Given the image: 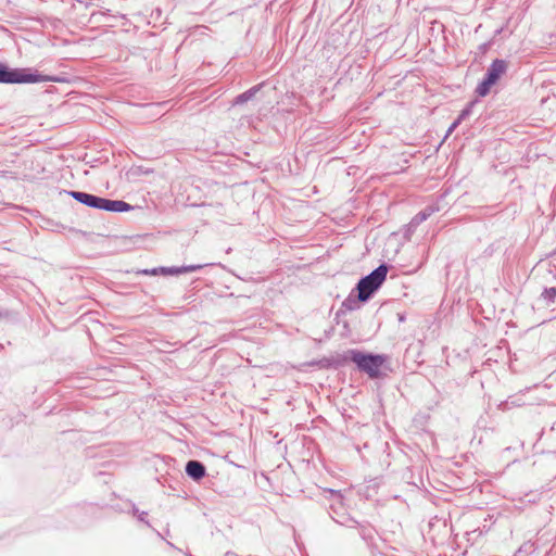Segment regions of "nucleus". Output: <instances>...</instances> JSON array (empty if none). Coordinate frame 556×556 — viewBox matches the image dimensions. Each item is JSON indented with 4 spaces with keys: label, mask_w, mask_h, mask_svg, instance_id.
Masks as SVG:
<instances>
[{
    "label": "nucleus",
    "mask_w": 556,
    "mask_h": 556,
    "mask_svg": "<svg viewBox=\"0 0 556 556\" xmlns=\"http://www.w3.org/2000/svg\"><path fill=\"white\" fill-rule=\"evenodd\" d=\"M46 81H59L52 76L39 74L30 68L12 70L0 63V84H35Z\"/></svg>",
    "instance_id": "1"
},
{
    "label": "nucleus",
    "mask_w": 556,
    "mask_h": 556,
    "mask_svg": "<svg viewBox=\"0 0 556 556\" xmlns=\"http://www.w3.org/2000/svg\"><path fill=\"white\" fill-rule=\"evenodd\" d=\"M350 355L351 361L356 364L357 368L372 379L380 377L381 367L387 362L384 355L363 353L357 350H351Z\"/></svg>",
    "instance_id": "2"
},
{
    "label": "nucleus",
    "mask_w": 556,
    "mask_h": 556,
    "mask_svg": "<svg viewBox=\"0 0 556 556\" xmlns=\"http://www.w3.org/2000/svg\"><path fill=\"white\" fill-rule=\"evenodd\" d=\"M388 274V266L386 264L379 265L369 275L363 277L357 286L359 301H368L370 296L379 289L382 282L386 280Z\"/></svg>",
    "instance_id": "3"
},
{
    "label": "nucleus",
    "mask_w": 556,
    "mask_h": 556,
    "mask_svg": "<svg viewBox=\"0 0 556 556\" xmlns=\"http://www.w3.org/2000/svg\"><path fill=\"white\" fill-rule=\"evenodd\" d=\"M507 70V61L502 59L494 60L486 70L483 80L477 86L476 93L480 97L488 96L491 88L501 79Z\"/></svg>",
    "instance_id": "4"
},
{
    "label": "nucleus",
    "mask_w": 556,
    "mask_h": 556,
    "mask_svg": "<svg viewBox=\"0 0 556 556\" xmlns=\"http://www.w3.org/2000/svg\"><path fill=\"white\" fill-rule=\"evenodd\" d=\"M94 208L108 212H127L131 206L122 200H110L97 197Z\"/></svg>",
    "instance_id": "5"
},
{
    "label": "nucleus",
    "mask_w": 556,
    "mask_h": 556,
    "mask_svg": "<svg viewBox=\"0 0 556 556\" xmlns=\"http://www.w3.org/2000/svg\"><path fill=\"white\" fill-rule=\"evenodd\" d=\"M205 472V466L199 460H189L186 464V473L195 481L202 479Z\"/></svg>",
    "instance_id": "6"
},
{
    "label": "nucleus",
    "mask_w": 556,
    "mask_h": 556,
    "mask_svg": "<svg viewBox=\"0 0 556 556\" xmlns=\"http://www.w3.org/2000/svg\"><path fill=\"white\" fill-rule=\"evenodd\" d=\"M203 265H188V266H172V267H159L160 275L168 276V275H179L186 273H192L201 269Z\"/></svg>",
    "instance_id": "7"
},
{
    "label": "nucleus",
    "mask_w": 556,
    "mask_h": 556,
    "mask_svg": "<svg viewBox=\"0 0 556 556\" xmlns=\"http://www.w3.org/2000/svg\"><path fill=\"white\" fill-rule=\"evenodd\" d=\"M68 195L78 201L81 204H85L89 207H93L96 205V200L98 195H93L90 193L81 192V191H68Z\"/></svg>",
    "instance_id": "8"
},
{
    "label": "nucleus",
    "mask_w": 556,
    "mask_h": 556,
    "mask_svg": "<svg viewBox=\"0 0 556 556\" xmlns=\"http://www.w3.org/2000/svg\"><path fill=\"white\" fill-rule=\"evenodd\" d=\"M435 212V208L432 206L426 207L417 215H415L410 223L408 224V230L416 229L422 222H425L428 217H430Z\"/></svg>",
    "instance_id": "9"
},
{
    "label": "nucleus",
    "mask_w": 556,
    "mask_h": 556,
    "mask_svg": "<svg viewBox=\"0 0 556 556\" xmlns=\"http://www.w3.org/2000/svg\"><path fill=\"white\" fill-rule=\"evenodd\" d=\"M325 496L329 500H331L333 503L330 505V509L333 513H337V506H342L343 496L340 491H336L332 489H326L324 490Z\"/></svg>",
    "instance_id": "10"
},
{
    "label": "nucleus",
    "mask_w": 556,
    "mask_h": 556,
    "mask_svg": "<svg viewBox=\"0 0 556 556\" xmlns=\"http://www.w3.org/2000/svg\"><path fill=\"white\" fill-rule=\"evenodd\" d=\"M358 294L354 296L350 294L342 303V306L348 311H353L359 307Z\"/></svg>",
    "instance_id": "11"
},
{
    "label": "nucleus",
    "mask_w": 556,
    "mask_h": 556,
    "mask_svg": "<svg viewBox=\"0 0 556 556\" xmlns=\"http://www.w3.org/2000/svg\"><path fill=\"white\" fill-rule=\"evenodd\" d=\"M257 91L256 88H251L250 90L239 94L237 98H236V104H240V103H244L247 101H249L250 99H252L255 94V92Z\"/></svg>",
    "instance_id": "12"
},
{
    "label": "nucleus",
    "mask_w": 556,
    "mask_h": 556,
    "mask_svg": "<svg viewBox=\"0 0 556 556\" xmlns=\"http://www.w3.org/2000/svg\"><path fill=\"white\" fill-rule=\"evenodd\" d=\"M542 298L548 302H554L556 298V288H546L542 293Z\"/></svg>",
    "instance_id": "13"
},
{
    "label": "nucleus",
    "mask_w": 556,
    "mask_h": 556,
    "mask_svg": "<svg viewBox=\"0 0 556 556\" xmlns=\"http://www.w3.org/2000/svg\"><path fill=\"white\" fill-rule=\"evenodd\" d=\"M138 274L144 275V276H157V275H160V270H159V267H155V268H151V269L139 270Z\"/></svg>",
    "instance_id": "14"
},
{
    "label": "nucleus",
    "mask_w": 556,
    "mask_h": 556,
    "mask_svg": "<svg viewBox=\"0 0 556 556\" xmlns=\"http://www.w3.org/2000/svg\"><path fill=\"white\" fill-rule=\"evenodd\" d=\"M472 104H473V103L471 102L467 108H465V109L460 112V114H459V116H458V119H459L460 122H462L464 118H466V117L470 114Z\"/></svg>",
    "instance_id": "15"
},
{
    "label": "nucleus",
    "mask_w": 556,
    "mask_h": 556,
    "mask_svg": "<svg viewBox=\"0 0 556 556\" xmlns=\"http://www.w3.org/2000/svg\"><path fill=\"white\" fill-rule=\"evenodd\" d=\"M460 124V121L457 118L447 129V132L445 135V138L448 137L456 128L457 126Z\"/></svg>",
    "instance_id": "16"
},
{
    "label": "nucleus",
    "mask_w": 556,
    "mask_h": 556,
    "mask_svg": "<svg viewBox=\"0 0 556 556\" xmlns=\"http://www.w3.org/2000/svg\"><path fill=\"white\" fill-rule=\"evenodd\" d=\"M148 514L146 511H142V513L139 514L138 518H139L140 521H144L149 526V522L146 521V516Z\"/></svg>",
    "instance_id": "17"
}]
</instances>
